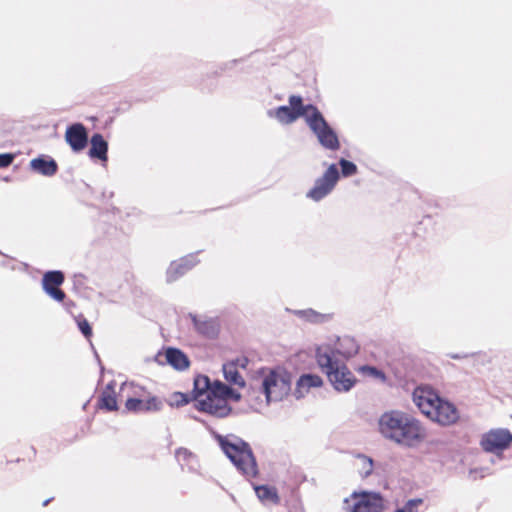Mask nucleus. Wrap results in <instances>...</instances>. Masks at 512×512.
<instances>
[{
	"instance_id": "1",
	"label": "nucleus",
	"mask_w": 512,
	"mask_h": 512,
	"mask_svg": "<svg viewBox=\"0 0 512 512\" xmlns=\"http://www.w3.org/2000/svg\"><path fill=\"white\" fill-rule=\"evenodd\" d=\"M267 114L284 125L291 124L298 118L303 117L323 147L330 150H337L339 148L336 133L327 124L320 111L313 105H304L300 96H290L289 105L270 109Z\"/></svg>"
},
{
	"instance_id": "2",
	"label": "nucleus",
	"mask_w": 512,
	"mask_h": 512,
	"mask_svg": "<svg viewBox=\"0 0 512 512\" xmlns=\"http://www.w3.org/2000/svg\"><path fill=\"white\" fill-rule=\"evenodd\" d=\"M194 406L197 410L214 417L228 416L232 408L230 401L238 402L241 393L219 380L213 382L205 375L194 379Z\"/></svg>"
},
{
	"instance_id": "3",
	"label": "nucleus",
	"mask_w": 512,
	"mask_h": 512,
	"mask_svg": "<svg viewBox=\"0 0 512 512\" xmlns=\"http://www.w3.org/2000/svg\"><path fill=\"white\" fill-rule=\"evenodd\" d=\"M378 431L385 439L409 448L417 447L427 437L421 421L401 410L384 412L378 419Z\"/></svg>"
},
{
	"instance_id": "4",
	"label": "nucleus",
	"mask_w": 512,
	"mask_h": 512,
	"mask_svg": "<svg viewBox=\"0 0 512 512\" xmlns=\"http://www.w3.org/2000/svg\"><path fill=\"white\" fill-rule=\"evenodd\" d=\"M315 359L336 391L348 392L357 383L356 377L347 365L341 362L340 359L333 358V350L329 346H317Z\"/></svg>"
},
{
	"instance_id": "5",
	"label": "nucleus",
	"mask_w": 512,
	"mask_h": 512,
	"mask_svg": "<svg viewBox=\"0 0 512 512\" xmlns=\"http://www.w3.org/2000/svg\"><path fill=\"white\" fill-rule=\"evenodd\" d=\"M292 375L282 367L264 369L261 373V387L264 400L251 403L255 411H262L271 402H278L287 397L291 391Z\"/></svg>"
},
{
	"instance_id": "6",
	"label": "nucleus",
	"mask_w": 512,
	"mask_h": 512,
	"mask_svg": "<svg viewBox=\"0 0 512 512\" xmlns=\"http://www.w3.org/2000/svg\"><path fill=\"white\" fill-rule=\"evenodd\" d=\"M218 440L223 452L244 476L250 478L257 475V464L247 443L232 435L220 436Z\"/></svg>"
},
{
	"instance_id": "7",
	"label": "nucleus",
	"mask_w": 512,
	"mask_h": 512,
	"mask_svg": "<svg viewBox=\"0 0 512 512\" xmlns=\"http://www.w3.org/2000/svg\"><path fill=\"white\" fill-rule=\"evenodd\" d=\"M346 512H382L384 500L379 493L371 491H355L343 500Z\"/></svg>"
},
{
	"instance_id": "8",
	"label": "nucleus",
	"mask_w": 512,
	"mask_h": 512,
	"mask_svg": "<svg viewBox=\"0 0 512 512\" xmlns=\"http://www.w3.org/2000/svg\"><path fill=\"white\" fill-rule=\"evenodd\" d=\"M128 389L137 388L132 383H124L121 386V393H124ZM140 394L137 391H133V395H127L125 402V408L129 412H147V411H159L162 408V402L157 397H150L148 399L139 398Z\"/></svg>"
},
{
	"instance_id": "9",
	"label": "nucleus",
	"mask_w": 512,
	"mask_h": 512,
	"mask_svg": "<svg viewBox=\"0 0 512 512\" xmlns=\"http://www.w3.org/2000/svg\"><path fill=\"white\" fill-rule=\"evenodd\" d=\"M426 417L431 421L438 423L439 425L449 426L458 421L459 412L453 403L439 397Z\"/></svg>"
},
{
	"instance_id": "10",
	"label": "nucleus",
	"mask_w": 512,
	"mask_h": 512,
	"mask_svg": "<svg viewBox=\"0 0 512 512\" xmlns=\"http://www.w3.org/2000/svg\"><path fill=\"white\" fill-rule=\"evenodd\" d=\"M512 442V434L509 430L498 428L483 434L481 446L487 452L498 453L506 449Z\"/></svg>"
},
{
	"instance_id": "11",
	"label": "nucleus",
	"mask_w": 512,
	"mask_h": 512,
	"mask_svg": "<svg viewBox=\"0 0 512 512\" xmlns=\"http://www.w3.org/2000/svg\"><path fill=\"white\" fill-rule=\"evenodd\" d=\"M338 178L339 173L336 165H330L325 174L315 182L314 187L308 192L307 196L314 201L321 200L332 191Z\"/></svg>"
},
{
	"instance_id": "12",
	"label": "nucleus",
	"mask_w": 512,
	"mask_h": 512,
	"mask_svg": "<svg viewBox=\"0 0 512 512\" xmlns=\"http://www.w3.org/2000/svg\"><path fill=\"white\" fill-rule=\"evenodd\" d=\"M319 346H329L333 350V358H342L348 360L356 356L360 346L358 342L350 336L338 337L333 342H325Z\"/></svg>"
},
{
	"instance_id": "13",
	"label": "nucleus",
	"mask_w": 512,
	"mask_h": 512,
	"mask_svg": "<svg viewBox=\"0 0 512 512\" xmlns=\"http://www.w3.org/2000/svg\"><path fill=\"white\" fill-rule=\"evenodd\" d=\"M437 392L429 386H418L412 392V401L423 415L435 405L439 399Z\"/></svg>"
},
{
	"instance_id": "14",
	"label": "nucleus",
	"mask_w": 512,
	"mask_h": 512,
	"mask_svg": "<svg viewBox=\"0 0 512 512\" xmlns=\"http://www.w3.org/2000/svg\"><path fill=\"white\" fill-rule=\"evenodd\" d=\"M64 275L60 271L47 272L42 280L44 291L54 300L63 301L65 294L58 287L63 283Z\"/></svg>"
},
{
	"instance_id": "15",
	"label": "nucleus",
	"mask_w": 512,
	"mask_h": 512,
	"mask_svg": "<svg viewBox=\"0 0 512 512\" xmlns=\"http://www.w3.org/2000/svg\"><path fill=\"white\" fill-rule=\"evenodd\" d=\"M65 140L73 151L79 152L83 150L88 140L85 127L80 123L71 125L66 130Z\"/></svg>"
},
{
	"instance_id": "16",
	"label": "nucleus",
	"mask_w": 512,
	"mask_h": 512,
	"mask_svg": "<svg viewBox=\"0 0 512 512\" xmlns=\"http://www.w3.org/2000/svg\"><path fill=\"white\" fill-rule=\"evenodd\" d=\"M198 260L195 255H188L179 260L171 262L167 269V282H173L184 275L188 270L197 264Z\"/></svg>"
},
{
	"instance_id": "17",
	"label": "nucleus",
	"mask_w": 512,
	"mask_h": 512,
	"mask_svg": "<svg viewBox=\"0 0 512 512\" xmlns=\"http://www.w3.org/2000/svg\"><path fill=\"white\" fill-rule=\"evenodd\" d=\"M323 385V379L316 374H303L296 382L294 396L297 399L304 398L311 389L320 388Z\"/></svg>"
},
{
	"instance_id": "18",
	"label": "nucleus",
	"mask_w": 512,
	"mask_h": 512,
	"mask_svg": "<svg viewBox=\"0 0 512 512\" xmlns=\"http://www.w3.org/2000/svg\"><path fill=\"white\" fill-rule=\"evenodd\" d=\"M223 370V376L228 383L227 386H230L231 388H235L237 391L239 389H242L245 387V379L238 371L237 363L235 362H228L223 364L222 367Z\"/></svg>"
},
{
	"instance_id": "19",
	"label": "nucleus",
	"mask_w": 512,
	"mask_h": 512,
	"mask_svg": "<svg viewBox=\"0 0 512 512\" xmlns=\"http://www.w3.org/2000/svg\"><path fill=\"white\" fill-rule=\"evenodd\" d=\"M30 168L44 176H53L57 171V163L50 158L38 157L30 161Z\"/></svg>"
},
{
	"instance_id": "20",
	"label": "nucleus",
	"mask_w": 512,
	"mask_h": 512,
	"mask_svg": "<svg viewBox=\"0 0 512 512\" xmlns=\"http://www.w3.org/2000/svg\"><path fill=\"white\" fill-rule=\"evenodd\" d=\"M91 147L89 149V156L91 158H98L102 161L107 160L108 144L100 134H94L90 140Z\"/></svg>"
},
{
	"instance_id": "21",
	"label": "nucleus",
	"mask_w": 512,
	"mask_h": 512,
	"mask_svg": "<svg viewBox=\"0 0 512 512\" xmlns=\"http://www.w3.org/2000/svg\"><path fill=\"white\" fill-rule=\"evenodd\" d=\"M165 359L169 365L177 370H184L189 366L187 356L180 350L168 348L165 351Z\"/></svg>"
},
{
	"instance_id": "22",
	"label": "nucleus",
	"mask_w": 512,
	"mask_h": 512,
	"mask_svg": "<svg viewBox=\"0 0 512 512\" xmlns=\"http://www.w3.org/2000/svg\"><path fill=\"white\" fill-rule=\"evenodd\" d=\"M258 499L264 504H278L279 496L275 487L268 485L254 486Z\"/></svg>"
},
{
	"instance_id": "23",
	"label": "nucleus",
	"mask_w": 512,
	"mask_h": 512,
	"mask_svg": "<svg viewBox=\"0 0 512 512\" xmlns=\"http://www.w3.org/2000/svg\"><path fill=\"white\" fill-rule=\"evenodd\" d=\"M100 407L105 408L108 411H113L117 409V401L115 398V391L111 384L107 385V387L104 389L101 400H100Z\"/></svg>"
},
{
	"instance_id": "24",
	"label": "nucleus",
	"mask_w": 512,
	"mask_h": 512,
	"mask_svg": "<svg viewBox=\"0 0 512 512\" xmlns=\"http://www.w3.org/2000/svg\"><path fill=\"white\" fill-rule=\"evenodd\" d=\"M357 371L363 377L376 379L381 383H384L386 381V376L384 372L376 367L363 365L358 367Z\"/></svg>"
},
{
	"instance_id": "25",
	"label": "nucleus",
	"mask_w": 512,
	"mask_h": 512,
	"mask_svg": "<svg viewBox=\"0 0 512 512\" xmlns=\"http://www.w3.org/2000/svg\"><path fill=\"white\" fill-rule=\"evenodd\" d=\"M355 466L362 477H368L373 471V461L371 458L360 455L356 458Z\"/></svg>"
},
{
	"instance_id": "26",
	"label": "nucleus",
	"mask_w": 512,
	"mask_h": 512,
	"mask_svg": "<svg viewBox=\"0 0 512 512\" xmlns=\"http://www.w3.org/2000/svg\"><path fill=\"white\" fill-rule=\"evenodd\" d=\"M189 402V398L187 394L181 392H174L170 394L167 398V403L171 407H180Z\"/></svg>"
},
{
	"instance_id": "27",
	"label": "nucleus",
	"mask_w": 512,
	"mask_h": 512,
	"mask_svg": "<svg viewBox=\"0 0 512 512\" xmlns=\"http://www.w3.org/2000/svg\"><path fill=\"white\" fill-rule=\"evenodd\" d=\"M176 458L177 461L182 465H189L195 459L192 453L185 448H180L176 451Z\"/></svg>"
},
{
	"instance_id": "28",
	"label": "nucleus",
	"mask_w": 512,
	"mask_h": 512,
	"mask_svg": "<svg viewBox=\"0 0 512 512\" xmlns=\"http://www.w3.org/2000/svg\"><path fill=\"white\" fill-rule=\"evenodd\" d=\"M340 166L342 169V174L344 176H351L356 173L357 167L354 163L347 161L345 159L340 160Z\"/></svg>"
},
{
	"instance_id": "29",
	"label": "nucleus",
	"mask_w": 512,
	"mask_h": 512,
	"mask_svg": "<svg viewBox=\"0 0 512 512\" xmlns=\"http://www.w3.org/2000/svg\"><path fill=\"white\" fill-rule=\"evenodd\" d=\"M421 503V499L409 500L403 508L398 509L396 512H418V507Z\"/></svg>"
},
{
	"instance_id": "30",
	"label": "nucleus",
	"mask_w": 512,
	"mask_h": 512,
	"mask_svg": "<svg viewBox=\"0 0 512 512\" xmlns=\"http://www.w3.org/2000/svg\"><path fill=\"white\" fill-rule=\"evenodd\" d=\"M298 314H300L301 316H303L304 318L311 322H320L323 318L322 315L318 314L313 310L299 311Z\"/></svg>"
},
{
	"instance_id": "31",
	"label": "nucleus",
	"mask_w": 512,
	"mask_h": 512,
	"mask_svg": "<svg viewBox=\"0 0 512 512\" xmlns=\"http://www.w3.org/2000/svg\"><path fill=\"white\" fill-rule=\"evenodd\" d=\"M78 327L81 330V332L85 335V337H90L92 334V329L87 322V320L83 319L78 322Z\"/></svg>"
},
{
	"instance_id": "32",
	"label": "nucleus",
	"mask_w": 512,
	"mask_h": 512,
	"mask_svg": "<svg viewBox=\"0 0 512 512\" xmlns=\"http://www.w3.org/2000/svg\"><path fill=\"white\" fill-rule=\"evenodd\" d=\"M14 156L12 154H0V168L9 166L13 162Z\"/></svg>"
},
{
	"instance_id": "33",
	"label": "nucleus",
	"mask_w": 512,
	"mask_h": 512,
	"mask_svg": "<svg viewBox=\"0 0 512 512\" xmlns=\"http://www.w3.org/2000/svg\"><path fill=\"white\" fill-rule=\"evenodd\" d=\"M192 320H193V323H194V326L201 332L205 333L206 331L204 330V328L202 327V323L195 317L193 316L192 317Z\"/></svg>"
},
{
	"instance_id": "34",
	"label": "nucleus",
	"mask_w": 512,
	"mask_h": 512,
	"mask_svg": "<svg viewBox=\"0 0 512 512\" xmlns=\"http://www.w3.org/2000/svg\"><path fill=\"white\" fill-rule=\"evenodd\" d=\"M49 500H46L43 505L46 506L48 504Z\"/></svg>"
}]
</instances>
